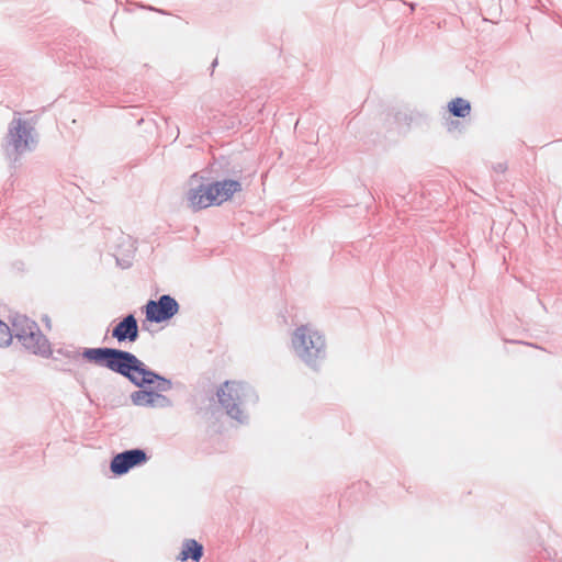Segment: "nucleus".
I'll return each mask as SVG.
<instances>
[{
	"label": "nucleus",
	"mask_w": 562,
	"mask_h": 562,
	"mask_svg": "<svg viewBox=\"0 0 562 562\" xmlns=\"http://www.w3.org/2000/svg\"><path fill=\"white\" fill-rule=\"evenodd\" d=\"M82 357L91 363L121 374L139 387L131 394L134 405L159 408L172 406L171 400L161 394L172 389V382L150 370L134 353L116 348L98 347L85 348Z\"/></svg>",
	"instance_id": "f257e3e1"
},
{
	"label": "nucleus",
	"mask_w": 562,
	"mask_h": 562,
	"mask_svg": "<svg viewBox=\"0 0 562 562\" xmlns=\"http://www.w3.org/2000/svg\"><path fill=\"white\" fill-rule=\"evenodd\" d=\"M37 143L35 127L29 121L23 120L19 112H14L3 138V151L10 165L15 167L24 154L36 148Z\"/></svg>",
	"instance_id": "f03ea898"
},
{
	"label": "nucleus",
	"mask_w": 562,
	"mask_h": 562,
	"mask_svg": "<svg viewBox=\"0 0 562 562\" xmlns=\"http://www.w3.org/2000/svg\"><path fill=\"white\" fill-rule=\"evenodd\" d=\"M291 341L295 355L313 369H317L319 362L326 358L325 337L308 325L297 327Z\"/></svg>",
	"instance_id": "7ed1b4c3"
},
{
	"label": "nucleus",
	"mask_w": 562,
	"mask_h": 562,
	"mask_svg": "<svg viewBox=\"0 0 562 562\" xmlns=\"http://www.w3.org/2000/svg\"><path fill=\"white\" fill-rule=\"evenodd\" d=\"M216 395L226 414L239 423H244L247 419L245 407L258 401V396L251 386L236 381L224 382L217 390Z\"/></svg>",
	"instance_id": "20e7f679"
},
{
	"label": "nucleus",
	"mask_w": 562,
	"mask_h": 562,
	"mask_svg": "<svg viewBox=\"0 0 562 562\" xmlns=\"http://www.w3.org/2000/svg\"><path fill=\"white\" fill-rule=\"evenodd\" d=\"M179 303L169 294L161 295L158 300H149L145 305L147 321L162 323L171 319L179 312Z\"/></svg>",
	"instance_id": "39448f33"
},
{
	"label": "nucleus",
	"mask_w": 562,
	"mask_h": 562,
	"mask_svg": "<svg viewBox=\"0 0 562 562\" xmlns=\"http://www.w3.org/2000/svg\"><path fill=\"white\" fill-rule=\"evenodd\" d=\"M148 456L145 450L135 448L115 454L110 463V470L115 475H124L131 469L146 463Z\"/></svg>",
	"instance_id": "423d86ee"
},
{
	"label": "nucleus",
	"mask_w": 562,
	"mask_h": 562,
	"mask_svg": "<svg viewBox=\"0 0 562 562\" xmlns=\"http://www.w3.org/2000/svg\"><path fill=\"white\" fill-rule=\"evenodd\" d=\"M201 180L202 177H199L196 173L190 180L191 188L188 191V200L194 210L205 209L215 204L211 183L204 184Z\"/></svg>",
	"instance_id": "0eeeda50"
},
{
	"label": "nucleus",
	"mask_w": 562,
	"mask_h": 562,
	"mask_svg": "<svg viewBox=\"0 0 562 562\" xmlns=\"http://www.w3.org/2000/svg\"><path fill=\"white\" fill-rule=\"evenodd\" d=\"M112 337L119 342H135L139 337L138 323L134 314L123 317L112 329Z\"/></svg>",
	"instance_id": "6e6552de"
},
{
	"label": "nucleus",
	"mask_w": 562,
	"mask_h": 562,
	"mask_svg": "<svg viewBox=\"0 0 562 562\" xmlns=\"http://www.w3.org/2000/svg\"><path fill=\"white\" fill-rule=\"evenodd\" d=\"M22 346L34 355L42 357H48L52 353L50 344L48 339L43 335L40 327L37 331L30 330L27 336L21 337Z\"/></svg>",
	"instance_id": "1a4fd4ad"
},
{
	"label": "nucleus",
	"mask_w": 562,
	"mask_h": 562,
	"mask_svg": "<svg viewBox=\"0 0 562 562\" xmlns=\"http://www.w3.org/2000/svg\"><path fill=\"white\" fill-rule=\"evenodd\" d=\"M215 204L220 205L229 200L236 192L241 191V183L237 180L226 179L211 183Z\"/></svg>",
	"instance_id": "9d476101"
},
{
	"label": "nucleus",
	"mask_w": 562,
	"mask_h": 562,
	"mask_svg": "<svg viewBox=\"0 0 562 562\" xmlns=\"http://www.w3.org/2000/svg\"><path fill=\"white\" fill-rule=\"evenodd\" d=\"M203 546L194 539H186L182 543V550L178 555V560L184 562L191 559L199 562L203 557Z\"/></svg>",
	"instance_id": "9b49d317"
},
{
	"label": "nucleus",
	"mask_w": 562,
	"mask_h": 562,
	"mask_svg": "<svg viewBox=\"0 0 562 562\" xmlns=\"http://www.w3.org/2000/svg\"><path fill=\"white\" fill-rule=\"evenodd\" d=\"M37 324L24 315H16L12 319V335L21 342V337L27 336L30 330L37 331Z\"/></svg>",
	"instance_id": "f8f14e48"
},
{
	"label": "nucleus",
	"mask_w": 562,
	"mask_h": 562,
	"mask_svg": "<svg viewBox=\"0 0 562 562\" xmlns=\"http://www.w3.org/2000/svg\"><path fill=\"white\" fill-rule=\"evenodd\" d=\"M449 111L453 116L465 117L470 114L471 105L469 101L456 98L449 103Z\"/></svg>",
	"instance_id": "ddd939ff"
},
{
	"label": "nucleus",
	"mask_w": 562,
	"mask_h": 562,
	"mask_svg": "<svg viewBox=\"0 0 562 562\" xmlns=\"http://www.w3.org/2000/svg\"><path fill=\"white\" fill-rule=\"evenodd\" d=\"M11 328L0 319V346H8L12 341Z\"/></svg>",
	"instance_id": "4468645a"
},
{
	"label": "nucleus",
	"mask_w": 562,
	"mask_h": 562,
	"mask_svg": "<svg viewBox=\"0 0 562 562\" xmlns=\"http://www.w3.org/2000/svg\"><path fill=\"white\" fill-rule=\"evenodd\" d=\"M116 263L119 266H121L122 268H127V267H130L131 261L130 260H125V259H120L119 257H116Z\"/></svg>",
	"instance_id": "2eb2a0df"
},
{
	"label": "nucleus",
	"mask_w": 562,
	"mask_h": 562,
	"mask_svg": "<svg viewBox=\"0 0 562 562\" xmlns=\"http://www.w3.org/2000/svg\"><path fill=\"white\" fill-rule=\"evenodd\" d=\"M395 120H396V121H398V122H400V121H402V120H404L405 122H407V120H412V117H407V115H406V114H405V115H403V117H402V114H401V113H397V114L395 115Z\"/></svg>",
	"instance_id": "dca6fc26"
},
{
	"label": "nucleus",
	"mask_w": 562,
	"mask_h": 562,
	"mask_svg": "<svg viewBox=\"0 0 562 562\" xmlns=\"http://www.w3.org/2000/svg\"><path fill=\"white\" fill-rule=\"evenodd\" d=\"M497 170L499 171H504L505 169L503 168V166L499 164L498 167H497Z\"/></svg>",
	"instance_id": "f3484780"
},
{
	"label": "nucleus",
	"mask_w": 562,
	"mask_h": 562,
	"mask_svg": "<svg viewBox=\"0 0 562 562\" xmlns=\"http://www.w3.org/2000/svg\"><path fill=\"white\" fill-rule=\"evenodd\" d=\"M216 65H217V59H214V61L212 63V68H214Z\"/></svg>",
	"instance_id": "a211bd4d"
},
{
	"label": "nucleus",
	"mask_w": 562,
	"mask_h": 562,
	"mask_svg": "<svg viewBox=\"0 0 562 562\" xmlns=\"http://www.w3.org/2000/svg\"><path fill=\"white\" fill-rule=\"evenodd\" d=\"M409 7H411V10H412V11H414V10H415V4H414V3H411V4H409Z\"/></svg>",
	"instance_id": "6ab92c4d"
}]
</instances>
